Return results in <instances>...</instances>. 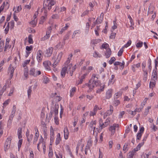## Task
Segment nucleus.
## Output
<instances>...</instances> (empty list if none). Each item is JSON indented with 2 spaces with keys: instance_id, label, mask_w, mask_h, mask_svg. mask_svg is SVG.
Returning <instances> with one entry per match:
<instances>
[{
  "instance_id": "nucleus-20",
  "label": "nucleus",
  "mask_w": 158,
  "mask_h": 158,
  "mask_svg": "<svg viewBox=\"0 0 158 158\" xmlns=\"http://www.w3.org/2000/svg\"><path fill=\"white\" fill-rule=\"evenodd\" d=\"M22 128L21 127H19L18 129L17 135L19 139H20L22 137Z\"/></svg>"
},
{
  "instance_id": "nucleus-23",
  "label": "nucleus",
  "mask_w": 158,
  "mask_h": 158,
  "mask_svg": "<svg viewBox=\"0 0 158 158\" xmlns=\"http://www.w3.org/2000/svg\"><path fill=\"white\" fill-rule=\"evenodd\" d=\"M135 153L133 150L130 152L128 153V158H133Z\"/></svg>"
},
{
  "instance_id": "nucleus-38",
  "label": "nucleus",
  "mask_w": 158,
  "mask_h": 158,
  "mask_svg": "<svg viewBox=\"0 0 158 158\" xmlns=\"http://www.w3.org/2000/svg\"><path fill=\"white\" fill-rule=\"evenodd\" d=\"M11 47V45H9V43H6L5 46H4V51H6V49L8 48H10Z\"/></svg>"
},
{
  "instance_id": "nucleus-1",
  "label": "nucleus",
  "mask_w": 158,
  "mask_h": 158,
  "mask_svg": "<svg viewBox=\"0 0 158 158\" xmlns=\"http://www.w3.org/2000/svg\"><path fill=\"white\" fill-rule=\"evenodd\" d=\"M55 2L54 0H44L43 3V8L48 10H50L52 6L55 4Z\"/></svg>"
},
{
  "instance_id": "nucleus-48",
  "label": "nucleus",
  "mask_w": 158,
  "mask_h": 158,
  "mask_svg": "<svg viewBox=\"0 0 158 158\" xmlns=\"http://www.w3.org/2000/svg\"><path fill=\"white\" fill-rule=\"evenodd\" d=\"M33 47L32 46H27L26 47V50L28 51H31Z\"/></svg>"
},
{
  "instance_id": "nucleus-16",
  "label": "nucleus",
  "mask_w": 158,
  "mask_h": 158,
  "mask_svg": "<svg viewBox=\"0 0 158 158\" xmlns=\"http://www.w3.org/2000/svg\"><path fill=\"white\" fill-rule=\"evenodd\" d=\"M111 54V51L110 48H108L106 50V51L105 53V56L106 58H108L110 57Z\"/></svg>"
},
{
  "instance_id": "nucleus-7",
  "label": "nucleus",
  "mask_w": 158,
  "mask_h": 158,
  "mask_svg": "<svg viewBox=\"0 0 158 158\" xmlns=\"http://www.w3.org/2000/svg\"><path fill=\"white\" fill-rule=\"evenodd\" d=\"M15 70V68L12 66L11 64H10L8 69V73H10V78L11 79L13 76V74Z\"/></svg>"
},
{
  "instance_id": "nucleus-41",
  "label": "nucleus",
  "mask_w": 158,
  "mask_h": 158,
  "mask_svg": "<svg viewBox=\"0 0 158 158\" xmlns=\"http://www.w3.org/2000/svg\"><path fill=\"white\" fill-rule=\"evenodd\" d=\"M27 137V141L30 143L32 139L33 135L32 134H31L29 136V135Z\"/></svg>"
},
{
  "instance_id": "nucleus-6",
  "label": "nucleus",
  "mask_w": 158,
  "mask_h": 158,
  "mask_svg": "<svg viewBox=\"0 0 158 158\" xmlns=\"http://www.w3.org/2000/svg\"><path fill=\"white\" fill-rule=\"evenodd\" d=\"M53 48L52 47H49L48 49L46 50L45 56L47 57L50 56L52 53Z\"/></svg>"
},
{
  "instance_id": "nucleus-57",
  "label": "nucleus",
  "mask_w": 158,
  "mask_h": 158,
  "mask_svg": "<svg viewBox=\"0 0 158 158\" xmlns=\"http://www.w3.org/2000/svg\"><path fill=\"white\" fill-rule=\"evenodd\" d=\"M157 70V69L156 67H155V69H154L153 70L152 75H156L157 76V72L156 71Z\"/></svg>"
},
{
  "instance_id": "nucleus-13",
  "label": "nucleus",
  "mask_w": 158,
  "mask_h": 158,
  "mask_svg": "<svg viewBox=\"0 0 158 158\" xmlns=\"http://www.w3.org/2000/svg\"><path fill=\"white\" fill-rule=\"evenodd\" d=\"M42 51L41 50H39L37 54V59L39 62L41 61L42 59V56L41 55Z\"/></svg>"
},
{
  "instance_id": "nucleus-18",
  "label": "nucleus",
  "mask_w": 158,
  "mask_h": 158,
  "mask_svg": "<svg viewBox=\"0 0 158 158\" xmlns=\"http://www.w3.org/2000/svg\"><path fill=\"white\" fill-rule=\"evenodd\" d=\"M61 139L60 137V133H58L57 135V137L56 139L55 144L56 145L60 143Z\"/></svg>"
},
{
  "instance_id": "nucleus-44",
  "label": "nucleus",
  "mask_w": 158,
  "mask_h": 158,
  "mask_svg": "<svg viewBox=\"0 0 158 158\" xmlns=\"http://www.w3.org/2000/svg\"><path fill=\"white\" fill-rule=\"evenodd\" d=\"M20 139L19 140L18 143V148L19 150V149L20 148L22 143V139Z\"/></svg>"
},
{
  "instance_id": "nucleus-53",
  "label": "nucleus",
  "mask_w": 158,
  "mask_h": 158,
  "mask_svg": "<svg viewBox=\"0 0 158 158\" xmlns=\"http://www.w3.org/2000/svg\"><path fill=\"white\" fill-rule=\"evenodd\" d=\"M142 135L141 133H138L137 135V140H139L140 139Z\"/></svg>"
},
{
  "instance_id": "nucleus-33",
  "label": "nucleus",
  "mask_w": 158,
  "mask_h": 158,
  "mask_svg": "<svg viewBox=\"0 0 158 158\" xmlns=\"http://www.w3.org/2000/svg\"><path fill=\"white\" fill-rule=\"evenodd\" d=\"M114 77V75H112L111 76V77L110 80L108 84H110L111 83L113 84L114 82V81L113 80V79Z\"/></svg>"
},
{
  "instance_id": "nucleus-34",
  "label": "nucleus",
  "mask_w": 158,
  "mask_h": 158,
  "mask_svg": "<svg viewBox=\"0 0 158 158\" xmlns=\"http://www.w3.org/2000/svg\"><path fill=\"white\" fill-rule=\"evenodd\" d=\"M120 101L119 100H114L113 102V104L115 106H117L120 104Z\"/></svg>"
},
{
  "instance_id": "nucleus-52",
  "label": "nucleus",
  "mask_w": 158,
  "mask_h": 158,
  "mask_svg": "<svg viewBox=\"0 0 158 158\" xmlns=\"http://www.w3.org/2000/svg\"><path fill=\"white\" fill-rule=\"evenodd\" d=\"M52 28L51 26L47 28V31L46 32L48 34H48H50L52 30Z\"/></svg>"
},
{
  "instance_id": "nucleus-36",
  "label": "nucleus",
  "mask_w": 158,
  "mask_h": 158,
  "mask_svg": "<svg viewBox=\"0 0 158 158\" xmlns=\"http://www.w3.org/2000/svg\"><path fill=\"white\" fill-rule=\"evenodd\" d=\"M28 69L26 68H24V76L25 77H27L28 76Z\"/></svg>"
},
{
  "instance_id": "nucleus-25",
  "label": "nucleus",
  "mask_w": 158,
  "mask_h": 158,
  "mask_svg": "<svg viewBox=\"0 0 158 158\" xmlns=\"http://www.w3.org/2000/svg\"><path fill=\"white\" fill-rule=\"evenodd\" d=\"M32 91V90L31 86H30L29 87L27 90V95L28 98H29L30 97Z\"/></svg>"
},
{
  "instance_id": "nucleus-64",
  "label": "nucleus",
  "mask_w": 158,
  "mask_h": 158,
  "mask_svg": "<svg viewBox=\"0 0 158 158\" xmlns=\"http://www.w3.org/2000/svg\"><path fill=\"white\" fill-rule=\"evenodd\" d=\"M89 12V11L88 10H86L85 12H84L82 14L81 16H84L85 15L88 14Z\"/></svg>"
},
{
  "instance_id": "nucleus-28",
  "label": "nucleus",
  "mask_w": 158,
  "mask_h": 158,
  "mask_svg": "<svg viewBox=\"0 0 158 158\" xmlns=\"http://www.w3.org/2000/svg\"><path fill=\"white\" fill-rule=\"evenodd\" d=\"M68 27L69 26H68L67 24H66L65 26L61 28L60 31L59 32V33L60 34H62L65 30H66L67 29Z\"/></svg>"
},
{
  "instance_id": "nucleus-22",
  "label": "nucleus",
  "mask_w": 158,
  "mask_h": 158,
  "mask_svg": "<svg viewBox=\"0 0 158 158\" xmlns=\"http://www.w3.org/2000/svg\"><path fill=\"white\" fill-rule=\"evenodd\" d=\"M68 64H65V65L66 66V68H67V73H68L69 71H70V69L73 66L72 64H70L68 65Z\"/></svg>"
},
{
  "instance_id": "nucleus-31",
  "label": "nucleus",
  "mask_w": 158,
  "mask_h": 158,
  "mask_svg": "<svg viewBox=\"0 0 158 158\" xmlns=\"http://www.w3.org/2000/svg\"><path fill=\"white\" fill-rule=\"evenodd\" d=\"M49 82V79L46 76H44L43 82L45 84H47Z\"/></svg>"
},
{
  "instance_id": "nucleus-21",
  "label": "nucleus",
  "mask_w": 158,
  "mask_h": 158,
  "mask_svg": "<svg viewBox=\"0 0 158 158\" xmlns=\"http://www.w3.org/2000/svg\"><path fill=\"white\" fill-rule=\"evenodd\" d=\"M4 41L0 42V52L3 51L4 48Z\"/></svg>"
},
{
  "instance_id": "nucleus-42",
  "label": "nucleus",
  "mask_w": 158,
  "mask_h": 158,
  "mask_svg": "<svg viewBox=\"0 0 158 158\" xmlns=\"http://www.w3.org/2000/svg\"><path fill=\"white\" fill-rule=\"evenodd\" d=\"M115 58L114 57H112L111 58L110 60H109V63L110 64H111L113 63L114 61H115Z\"/></svg>"
},
{
  "instance_id": "nucleus-56",
  "label": "nucleus",
  "mask_w": 158,
  "mask_h": 158,
  "mask_svg": "<svg viewBox=\"0 0 158 158\" xmlns=\"http://www.w3.org/2000/svg\"><path fill=\"white\" fill-rule=\"evenodd\" d=\"M131 40H129L127 43L124 45V47L125 48H127L131 44Z\"/></svg>"
},
{
  "instance_id": "nucleus-37",
  "label": "nucleus",
  "mask_w": 158,
  "mask_h": 158,
  "mask_svg": "<svg viewBox=\"0 0 158 158\" xmlns=\"http://www.w3.org/2000/svg\"><path fill=\"white\" fill-rule=\"evenodd\" d=\"M109 45L107 44H103L102 45L101 47V48H105L107 49Z\"/></svg>"
},
{
  "instance_id": "nucleus-35",
  "label": "nucleus",
  "mask_w": 158,
  "mask_h": 158,
  "mask_svg": "<svg viewBox=\"0 0 158 158\" xmlns=\"http://www.w3.org/2000/svg\"><path fill=\"white\" fill-rule=\"evenodd\" d=\"M103 19H102V18H100V17H99L96 20V22L98 24H100L102 22Z\"/></svg>"
},
{
  "instance_id": "nucleus-50",
  "label": "nucleus",
  "mask_w": 158,
  "mask_h": 158,
  "mask_svg": "<svg viewBox=\"0 0 158 158\" xmlns=\"http://www.w3.org/2000/svg\"><path fill=\"white\" fill-rule=\"evenodd\" d=\"M10 100L9 99L6 100L3 104L4 106H6L9 104V102H10Z\"/></svg>"
},
{
  "instance_id": "nucleus-24",
  "label": "nucleus",
  "mask_w": 158,
  "mask_h": 158,
  "mask_svg": "<svg viewBox=\"0 0 158 158\" xmlns=\"http://www.w3.org/2000/svg\"><path fill=\"white\" fill-rule=\"evenodd\" d=\"M93 56L95 58H100L102 56L101 54L98 53L96 51H95L93 54Z\"/></svg>"
},
{
  "instance_id": "nucleus-63",
  "label": "nucleus",
  "mask_w": 158,
  "mask_h": 158,
  "mask_svg": "<svg viewBox=\"0 0 158 158\" xmlns=\"http://www.w3.org/2000/svg\"><path fill=\"white\" fill-rule=\"evenodd\" d=\"M116 34L112 33L110 36V39H114L115 36Z\"/></svg>"
},
{
  "instance_id": "nucleus-3",
  "label": "nucleus",
  "mask_w": 158,
  "mask_h": 158,
  "mask_svg": "<svg viewBox=\"0 0 158 158\" xmlns=\"http://www.w3.org/2000/svg\"><path fill=\"white\" fill-rule=\"evenodd\" d=\"M100 83L99 81H92L91 83H86L85 85L88 86L89 89L88 90V92H90L92 91L95 85L97 86Z\"/></svg>"
},
{
  "instance_id": "nucleus-47",
  "label": "nucleus",
  "mask_w": 158,
  "mask_h": 158,
  "mask_svg": "<svg viewBox=\"0 0 158 158\" xmlns=\"http://www.w3.org/2000/svg\"><path fill=\"white\" fill-rule=\"evenodd\" d=\"M50 36V34H48H48L46 33V35H45L44 37L42 38V39L43 40H45L48 39L49 37Z\"/></svg>"
},
{
  "instance_id": "nucleus-49",
  "label": "nucleus",
  "mask_w": 158,
  "mask_h": 158,
  "mask_svg": "<svg viewBox=\"0 0 158 158\" xmlns=\"http://www.w3.org/2000/svg\"><path fill=\"white\" fill-rule=\"evenodd\" d=\"M144 80H145V81L147 80V76H148V72L144 70Z\"/></svg>"
},
{
  "instance_id": "nucleus-45",
  "label": "nucleus",
  "mask_w": 158,
  "mask_h": 158,
  "mask_svg": "<svg viewBox=\"0 0 158 158\" xmlns=\"http://www.w3.org/2000/svg\"><path fill=\"white\" fill-rule=\"evenodd\" d=\"M45 17L44 16H42L40 19V20L39 22L40 24H42L44 22L45 20Z\"/></svg>"
},
{
  "instance_id": "nucleus-15",
  "label": "nucleus",
  "mask_w": 158,
  "mask_h": 158,
  "mask_svg": "<svg viewBox=\"0 0 158 158\" xmlns=\"http://www.w3.org/2000/svg\"><path fill=\"white\" fill-rule=\"evenodd\" d=\"M67 72V68L66 66L65 65L64 67L62 69L61 71V77H65L66 72Z\"/></svg>"
},
{
  "instance_id": "nucleus-29",
  "label": "nucleus",
  "mask_w": 158,
  "mask_h": 158,
  "mask_svg": "<svg viewBox=\"0 0 158 158\" xmlns=\"http://www.w3.org/2000/svg\"><path fill=\"white\" fill-rule=\"evenodd\" d=\"M105 85H103L102 86H101L99 89L97 90V93H99L103 91L104 89Z\"/></svg>"
},
{
  "instance_id": "nucleus-12",
  "label": "nucleus",
  "mask_w": 158,
  "mask_h": 158,
  "mask_svg": "<svg viewBox=\"0 0 158 158\" xmlns=\"http://www.w3.org/2000/svg\"><path fill=\"white\" fill-rule=\"evenodd\" d=\"M43 64L45 68L48 70H50V68L49 66L51 64V62L49 61H46L44 62Z\"/></svg>"
},
{
  "instance_id": "nucleus-46",
  "label": "nucleus",
  "mask_w": 158,
  "mask_h": 158,
  "mask_svg": "<svg viewBox=\"0 0 158 158\" xmlns=\"http://www.w3.org/2000/svg\"><path fill=\"white\" fill-rule=\"evenodd\" d=\"M148 63L149 64V65L148 66V69L150 71L151 70L152 66H151V60L150 58H149L148 59Z\"/></svg>"
},
{
  "instance_id": "nucleus-14",
  "label": "nucleus",
  "mask_w": 158,
  "mask_h": 158,
  "mask_svg": "<svg viewBox=\"0 0 158 158\" xmlns=\"http://www.w3.org/2000/svg\"><path fill=\"white\" fill-rule=\"evenodd\" d=\"M64 138L65 139H67L69 137V133L67 127H66L64 129Z\"/></svg>"
},
{
  "instance_id": "nucleus-17",
  "label": "nucleus",
  "mask_w": 158,
  "mask_h": 158,
  "mask_svg": "<svg viewBox=\"0 0 158 158\" xmlns=\"http://www.w3.org/2000/svg\"><path fill=\"white\" fill-rule=\"evenodd\" d=\"M54 130L51 126L50 129V141H53L54 139Z\"/></svg>"
},
{
  "instance_id": "nucleus-62",
  "label": "nucleus",
  "mask_w": 158,
  "mask_h": 158,
  "mask_svg": "<svg viewBox=\"0 0 158 158\" xmlns=\"http://www.w3.org/2000/svg\"><path fill=\"white\" fill-rule=\"evenodd\" d=\"M98 42V40H92L91 42V43L92 44H97Z\"/></svg>"
},
{
  "instance_id": "nucleus-9",
  "label": "nucleus",
  "mask_w": 158,
  "mask_h": 158,
  "mask_svg": "<svg viewBox=\"0 0 158 158\" xmlns=\"http://www.w3.org/2000/svg\"><path fill=\"white\" fill-rule=\"evenodd\" d=\"M112 90L111 89H108L106 93V98L109 99L112 96Z\"/></svg>"
},
{
  "instance_id": "nucleus-54",
  "label": "nucleus",
  "mask_w": 158,
  "mask_h": 158,
  "mask_svg": "<svg viewBox=\"0 0 158 158\" xmlns=\"http://www.w3.org/2000/svg\"><path fill=\"white\" fill-rule=\"evenodd\" d=\"M128 146V144L127 143H125L123 147V151H126L127 150V151L128 150V149H127V147Z\"/></svg>"
},
{
  "instance_id": "nucleus-40",
  "label": "nucleus",
  "mask_w": 158,
  "mask_h": 158,
  "mask_svg": "<svg viewBox=\"0 0 158 158\" xmlns=\"http://www.w3.org/2000/svg\"><path fill=\"white\" fill-rule=\"evenodd\" d=\"M7 84H5V85L3 86L2 90H1V92H0L1 93H2V94H3V93L6 90V87H7Z\"/></svg>"
},
{
  "instance_id": "nucleus-39",
  "label": "nucleus",
  "mask_w": 158,
  "mask_h": 158,
  "mask_svg": "<svg viewBox=\"0 0 158 158\" xmlns=\"http://www.w3.org/2000/svg\"><path fill=\"white\" fill-rule=\"evenodd\" d=\"M28 42L30 44H32L33 42L32 39V36L31 35H29L28 37Z\"/></svg>"
},
{
  "instance_id": "nucleus-11",
  "label": "nucleus",
  "mask_w": 158,
  "mask_h": 158,
  "mask_svg": "<svg viewBox=\"0 0 158 158\" xmlns=\"http://www.w3.org/2000/svg\"><path fill=\"white\" fill-rule=\"evenodd\" d=\"M118 127L119 125L118 124H114L113 126H111L109 128V130L114 134L115 131L116 127Z\"/></svg>"
},
{
  "instance_id": "nucleus-26",
  "label": "nucleus",
  "mask_w": 158,
  "mask_h": 158,
  "mask_svg": "<svg viewBox=\"0 0 158 158\" xmlns=\"http://www.w3.org/2000/svg\"><path fill=\"white\" fill-rule=\"evenodd\" d=\"M58 105L56 106V104L55 105V109L54 111L53 110V112H54V114L55 116L56 115H57L58 114Z\"/></svg>"
},
{
  "instance_id": "nucleus-10",
  "label": "nucleus",
  "mask_w": 158,
  "mask_h": 158,
  "mask_svg": "<svg viewBox=\"0 0 158 158\" xmlns=\"http://www.w3.org/2000/svg\"><path fill=\"white\" fill-rule=\"evenodd\" d=\"M98 75H97L96 74H93L91 79L89 81V83H91L92 81H99L98 79Z\"/></svg>"
},
{
  "instance_id": "nucleus-19",
  "label": "nucleus",
  "mask_w": 158,
  "mask_h": 158,
  "mask_svg": "<svg viewBox=\"0 0 158 158\" xmlns=\"http://www.w3.org/2000/svg\"><path fill=\"white\" fill-rule=\"evenodd\" d=\"M76 88L74 87L71 89L70 92V96L71 97H72L74 95L75 93L76 92Z\"/></svg>"
},
{
  "instance_id": "nucleus-58",
  "label": "nucleus",
  "mask_w": 158,
  "mask_h": 158,
  "mask_svg": "<svg viewBox=\"0 0 158 158\" xmlns=\"http://www.w3.org/2000/svg\"><path fill=\"white\" fill-rule=\"evenodd\" d=\"M89 149H90V147L86 145V147H85V154H87V152L88 151V150H89Z\"/></svg>"
},
{
  "instance_id": "nucleus-32",
  "label": "nucleus",
  "mask_w": 158,
  "mask_h": 158,
  "mask_svg": "<svg viewBox=\"0 0 158 158\" xmlns=\"http://www.w3.org/2000/svg\"><path fill=\"white\" fill-rule=\"evenodd\" d=\"M121 95V94L120 93H116L114 96V100L117 99L120 97Z\"/></svg>"
},
{
  "instance_id": "nucleus-2",
  "label": "nucleus",
  "mask_w": 158,
  "mask_h": 158,
  "mask_svg": "<svg viewBox=\"0 0 158 158\" xmlns=\"http://www.w3.org/2000/svg\"><path fill=\"white\" fill-rule=\"evenodd\" d=\"M63 55V52H61L58 54L57 57H56V55H54V54H53V56L52 57V60H53L54 61V62L53 64H52V65L54 68H55L57 65L58 63L59 62Z\"/></svg>"
},
{
  "instance_id": "nucleus-51",
  "label": "nucleus",
  "mask_w": 158,
  "mask_h": 158,
  "mask_svg": "<svg viewBox=\"0 0 158 158\" xmlns=\"http://www.w3.org/2000/svg\"><path fill=\"white\" fill-rule=\"evenodd\" d=\"M143 44V42H139L136 44V46L137 48H140L142 47Z\"/></svg>"
},
{
  "instance_id": "nucleus-8",
  "label": "nucleus",
  "mask_w": 158,
  "mask_h": 158,
  "mask_svg": "<svg viewBox=\"0 0 158 158\" xmlns=\"http://www.w3.org/2000/svg\"><path fill=\"white\" fill-rule=\"evenodd\" d=\"M113 111V106L110 105V109L108 110L105 113V115L104 116V118L106 116V117L109 116L111 115Z\"/></svg>"
},
{
  "instance_id": "nucleus-30",
  "label": "nucleus",
  "mask_w": 158,
  "mask_h": 158,
  "mask_svg": "<svg viewBox=\"0 0 158 158\" xmlns=\"http://www.w3.org/2000/svg\"><path fill=\"white\" fill-rule=\"evenodd\" d=\"M70 35V33L69 32H68L66 35L64 36L63 39V41L64 42L65 41L67 40H68L69 38V37Z\"/></svg>"
},
{
  "instance_id": "nucleus-5",
  "label": "nucleus",
  "mask_w": 158,
  "mask_h": 158,
  "mask_svg": "<svg viewBox=\"0 0 158 158\" xmlns=\"http://www.w3.org/2000/svg\"><path fill=\"white\" fill-rule=\"evenodd\" d=\"M11 139L10 138H8L6 140L4 145V151L6 152L10 148L11 143Z\"/></svg>"
},
{
  "instance_id": "nucleus-27",
  "label": "nucleus",
  "mask_w": 158,
  "mask_h": 158,
  "mask_svg": "<svg viewBox=\"0 0 158 158\" xmlns=\"http://www.w3.org/2000/svg\"><path fill=\"white\" fill-rule=\"evenodd\" d=\"M53 155V153L52 148H49V150L48 153V157L49 158H52Z\"/></svg>"
},
{
  "instance_id": "nucleus-61",
  "label": "nucleus",
  "mask_w": 158,
  "mask_h": 158,
  "mask_svg": "<svg viewBox=\"0 0 158 158\" xmlns=\"http://www.w3.org/2000/svg\"><path fill=\"white\" fill-rule=\"evenodd\" d=\"M151 152H149L148 154H145L144 155V158H148L149 157V156L151 155Z\"/></svg>"
},
{
  "instance_id": "nucleus-55",
  "label": "nucleus",
  "mask_w": 158,
  "mask_h": 158,
  "mask_svg": "<svg viewBox=\"0 0 158 158\" xmlns=\"http://www.w3.org/2000/svg\"><path fill=\"white\" fill-rule=\"evenodd\" d=\"M110 121L109 119H107L106 120V121L104 123L105 126L106 127L109 124Z\"/></svg>"
},
{
  "instance_id": "nucleus-60",
  "label": "nucleus",
  "mask_w": 158,
  "mask_h": 158,
  "mask_svg": "<svg viewBox=\"0 0 158 158\" xmlns=\"http://www.w3.org/2000/svg\"><path fill=\"white\" fill-rule=\"evenodd\" d=\"M46 145L45 143H43V152L44 154H45L46 152Z\"/></svg>"
},
{
  "instance_id": "nucleus-43",
  "label": "nucleus",
  "mask_w": 158,
  "mask_h": 158,
  "mask_svg": "<svg viewBox=\"0 0 158 158\" xmlns=\"http://www.w3.org/2000/svg\"><path fill=\"white\" fill-rule=\"evenodd\" d=\"M123 52V48H121L119 51H118V55L119 56H121L122 55V53Z\"/></svg>"
},
{
  "instance_id": "nucleus-59",
  "label": "nucleus",
  "mask_w": 158,
  "mask_h": 158,
  "mask_svg": "<svg viewBox=\"0 0 158 158\" xmlns=\"http://www.w3.org/2000/svg\"><path fill=\"white\" fill-rule=\"evenodd\" d=\"M21 10V6H19L17 7V11L15 10V12L17 13L19 12Z\"/></svg>"
},
{
  "instance_id": "nucleus-4",
  "label": "nucleus",
  "mask_w": 158,
  "mask_h": 158,
  "mask_svg": "<svg viewBox=\"0 0 158 158\" xmlns=\"http://www.w3.org/2000/svg\"><path fill=\"white\" fill-rule=\"evenodd\" d=\"M41 74L40 71L36 70L34 68H31L29 71V74L35 77H37Z\"/></svg>"
}]
</instances>
